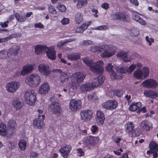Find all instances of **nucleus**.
<instances>
[{
	"mask_svg": "<svg viewBox=\"0 0 158 158\" xmlns=\"http://www.w3.org/2000/svg\"><path fill=\"white\" fill-rule=\"evenodd\" d=\"M39 72L43 76H47L49 75L51 70L49 66L44 64H41L39 65L38 68Z\"/></svg>",
	"mask_w": 158,
	"mask_h": 158,
	"instance_id": "9b49d317",
	"label": "nucleus"
},
{
	"mask_svg": "<svg viewBox=\"0 0 158 158\" xmlns=\"http://www.w3.org/2000/svg\"><path fill=\"white\" fill-rule=\"evenodd\" d=\"M19 145L20 149L22 151H24L25 150L27 147V143L25 140L23 139L20 140Z\"/></svg>",
	"mask_w": 158,
	"mask_h": 158,
	"instance_id": "c9c22d12",
	"label": "nucleus"
},
{
	"mask_svg": "<svg viewBox=\"0 0 158 158\" xmlns=\"http://www.w3.org/2000/svg\"><path fill=\"white\" fill-rule=\"evenodd\" d=\"M84 31V30L81 28V26L77 28L76 30V32L78 33H82Z\"/></svg>",
	"mask_w": 158,
	"mask_h": 158,
	"instance_id": "338daca9",
	"label": "nucleus"
},
{
	"mask_svg": "<svg viewBox=\"0 0 158 158\" xmlns=\"http://www.w3.org/2000/svg\"><path fill=\"white\" fill-rule=\"evenodd\" d=\"M149 146L151 150V153L152 154L156 151V149L158 147V145L154 141H152L150 143Z\"/></svg>",
	"mask_w": 158,
	"mask_h": 158,
	"instance_id": "f704fd0d",
	"label": "nucleus"
},
{
	"mask_svg": "<svg viewBox=\"0 0 158 158\" xmlns=\"http://www.w3.org/2000/svg\"><path fill=\"white\" fill-rule=\"evenodd\" d=\"M48 47L46 46L37 45L35 48V52L38 54L46 51Z\"/></svg>",
	"mask_w": 158,
	"mask_h": 158,
	"instance_id": "c756f323",
	"label": "nucleus"
},
{
	"mask_svg": "<svg viewBox=\"0 0 158 158\" xmlns=\"http://www.w3.org/2000/svg\"><path fill=\"white\" fill-rule=\"evenodd\" d=\"M118 105V103L115 100H108L102 104L103 108L107 110H113L115 109Z\"/></svg>",
	"mask_w": 158,
	"mask_h": 158,
	"instance_id": "ddd939ff",
	"label": "nucleus"
},
{
	"mask_svg": "<svg viewBox=\"0 0 158 158\" xmlns=\"http://www.w3.org/2000/svg\"><path fill=\"white\" fill-rule=\"evenodd\" d=\"M97 122L99 125H102L105 119V117L103 112L101 110L97 111L96 113Z\"/></svg>",
	"mask_w": 158,
	"mask_h": 158,
	"instance_id": "412c9836",
	"label": "nucleus"
},
{
	"mask_svg": "<svg viewBox=\"0 0 158 158\" xmlns=\"http://www.w3.org/2000/svg\"><path fill=\"white\" fill-rule=\"evenodd\" d=\"M20 83L16 81H12L8 83L6 85L8 92L13 93L15 92L20 86Z\"/></svg>",
	"mask_w": 158,
	"mask_h": 158,
	"instance_id": "9d476101",
	"label": "nucleus"
},
{
	"mask_svg": "<svg viewBox=\"0 0 158 158\" xmlns=\"http://www.w3.org/2000/svg\"><path fill=\"white\" fill-rule=\"evenodd\" d=\"M133 19L140 23L141 25L145 26L146 23L145 21L142 19L139 15H134L133 16Z\"/></svg>",
	"mask_w": 158,
	"mask_h": 158,
	"instance_id": "2f4dec72",
	"label": "nucleus"
},
{
	"mask_svg": "<svg viewBox=\"0 0 158 158\" xmlns=\"http://www.w3.org/2000/svg\"><path fill=\"white\" fill-rule=\"evenodd\" d=\"M129 109L130 110L132 111H134L137 110L138 109L135 103H132L129 107Z\"/></svg>",
	"mask_w": 158,
	"mask_h": 158,
	"instance_id": "a18cd8bd",
	"label": "nucleus"
},
{
	"mask_svg": "<svg viewBox=\"0 0 158 158\" xmlns=\"http://www.w3.org/2000/svg\"><path fill=\"white\" fill-rule=\"evenodd\" d=\"M15 17L16 19L20 22H24L26 19V18L22 15H20L18 13L15 14Z\"/></svg>",
	"mask_w": 158,
	"mask_h": 158,
	"instance_id": "a19ab883",
	"label": "nucleus"
},
{
	"mask_svg": "<svg viewBox=\"0 0 158 158\" xmlns=\"http://www.w3.org/2000/svg\"><path fill=\"white\" fill-rule=\"evenodd\" d=\"M77 155L79 156H81L84 155V152L81 148H79L77 150Z\"/></svg>",
	"mask_w": 158,
	"mask_h": 158,
	"instance_id": "864d4df0",
	"label": "nucleus"
},
{
	"mask_svg": "<svg viewBox=\"0 0 158 158\" xmlns=\"http://www.w3.org/2000/svg\"><path fill=\"white\" fill-rule=\"evenodd\" d=\"M103 52L101 56L103 58H109L114 55L116 52L117 48L113 45H102Z\"/></svg>",
	"mask_w": 158,
	"mask_h": 158,
	"instance_id": "20e7f679",
	"label": "nucleus"
},
{
	"mask_svg": "<svg viewBox=\"0 0 158 158\" xmlns=\"http://www.w3.org/2000/svg\"><path fill=\"white\" fill-rule=\"evenodd\" d=\"M91 11L92 12L95 13L94 15L95 17H98V15H97V14L98 13V11L97 10H96L94 8H93L92 10Z\"/></svg>",
	"mask_w": 158,
	"mask_h": 158,
	"instance_id": "774afa93",
	"label": "nucleus"
},
{
	"mask_svg": "<svg viewBox=\"0 0 158 158\" xmlns=\"http://www.w3.org/2000/svg\"><path fill=\"white\" fill-rule=\"evenodd\" d=\"M9 23L8 21L4 22H0V25L2 27H8V23Z\"/></svg>",
	"mask_w": 158,
	"mask_h": 158,
	"instance_id": "6e6d98bb",
	"label": "nucleus"
},
{
	"mask_svg": "<svg viewBox=\"0 0 158 158\" xmlns=\"http://www.w3.org/2000/svg\"><path fill=\"white\" fill-rule=\"evenodd\" d=\"M141 127L145 131L150 130L152 128V124L148 121L144 120L141 123Z\"/></svg>",
	"mask_w": 158,
	"mask_h": 158,
	"instance_id": "5701e85b",
	"label": "nucleus"
},
{
	"mask_svg": "<svg viewBox=\"0 0 158 158\" xmlns=\"http://www.w3.org/2000/svg\"><path fill=\"white\" fill-rule=\"evenodd\" d=\"M71 149L72 147L70 145L65 144L61 147L59 152L64 158H66L69 155Z\"/></svg>",
	"mask_w": 158,
	"mask_h": 158,
	"instance_id": "2eb2a0df",
	"label": "nucleus"
},
{
	"mask_svg": "<svg viewBox=\"0 0 158 158\" xmlns=\"http://www.w3.org/2000/svg\"><path fill=\"white\" fill-rule=\"evenodd\" d=\"M92 132L93 133L95 132L98 130V127L95 125H93L91 128Z\"/></svg>",
	"mask_w": 158,
	"mask_h": 158,
	"instance_id": "e2e57ef3",
	"label": "nucleus"
},
{
	"mask_svg": "<svg viewBox=\"0 0 158 158\" xmlns=\"http://www.w3.org/2000/svg\"><path fill=\"white\" fill-rule=\"evenodd\" d=\"M113 67L111 64H108L105 68L106 70L107 71L111 72L110 76L112 79H118L119 77V75L118 74V72H117V73H115L113 69Z\"/></svg>",
	"mask_w": 158,
	"mask_h": 158,
	"instance_id": "f3484780",
	"label": "nucleus"
},
{
	"mask_svg": "<svg viewBox=\"0 0 158 158\" xmlns=\"http://www.w3.org/2000/svg\"><path fill=\"white\" fill-rule=\"evenodd\" d=\"M134 125L132 122H128L125 126V128L127 132L130 133L133 131Z\"/></svg>",
	"mask_w": 158,
	"mask_h": 158,
	"instance_id": "473e14b6",
	"label": "nucleus"
},
{
	"mask_svg": "<svg viewBox=\"0 0 158 158\" xmlns=\"http://www.w3.org/2000/svg\"><path fill=\"white\" fill-rule=\"evenodd\" d=\"M67 58L70 60L75 61L79 59L80 58V56L79 54L75 53L68 55L67 56Z\"/></svg>",
	"mask_w": 158,
	"mask_h": 158,
	"instance_id": "c85d7f7f",
	"label": "nucleus"
},
{
	"mask_svg": "<svg viewBox=\"0 0 158 158\" xmlns=\"http://www.w3.org/2000/svg\"><path fill=\"white\" fill-rule=\"evenodd\" d=\"M75 2H78L77 4V6L78 8H81L83 5H86V0H74Z\"/></svg>",
	"mask_w": 158,
	"mask_h": 158,
	"instance_id": "ea45409f",
	"label": "nucleus"
},
{
	"mask_svg": "<svg viewBox=\"0 0 158 158\" xmlns=\"http://www.w3.org/2000/svg\"><path fill=\"white\" fill-rule=\"evenodd\" d=\"M60 110V104L56 102H52L48 107V110L50 112L55 114H59Z\"/></svg>",
	"mask_w": 158,
	"mask_h": 158,
	"instance_id": "4468645a",
	"label": "nucleus"
},
{
	"mask_svg": "<svg viewBox=\"0 0 158 158\" xmlns=\"http://www.w3.org/2000/svg\"><path fill=\"white\" fill-rule=\"evenodd\" d=\"M88 97L89 100H94L96 98V95L94 94L91 93L88 95Z\"/></svg>",
	"mask_w": 158,
	"mask_h": 158,
	"instance_id": "09e8293b",
	"label": "nucleus"
},
{
	"mask_svg": "<svg viewBox=\"0 0 158 158\" xmlns=\"http://www.w3.org/2000/svg\"><path fill=\"white\" fill-rule=\"evenodd\" d=\"M120 15L121 19H122L125 20L127 19H128L129 17L128 15L121 12Z\"/></svg>",
	"mask_w": 158,
	"mask_h": 158,
	"instance_id": "3c124183",
	"label": "nucleus"
},
{
	"mask_svg": "<svg viewBox=\"0 0 158 158\" xmlns=\"http://www.w3.org/2000/svg\"><path fill=\"white\" fill-rule=\"evenodd\" d=\"M149 73V69L148 67H144L141 70L138 69L133 73L135 77L137 79H144L148 76Z\"/></svg>",
	"mask_w": 158,
	"mask_h": 158,
	"instance_id": "423d86ee",
	"label": "nucleus"
},
{
	"mask_svg": "<svg viewBox=\"0 0 158 158\" xmlns=\"http://www.w3.org/2000/svg\"><path fill=\"white\" fill-rule=\"evenodd\" d=\"M90 50L94 52H98L101 53L103 51L102 46H92L90 48Z\"/></svg>",
	"mask_w": 158,
	"mask_h": 158,
	"instance_id": "7c9ffc66",
	"label": "nucleus"
},
{
	"mask_svg": "<svg viewBox=\"0 0 158 158\" xmlns=\"http://www.w3.org/2000/svg\"><path fill=\"white\" fill-rule=\"evenodd\" d=\"M145 39L146 41L149 43V44L150 46L151 45L152 43L154 42V40L152 38H149L148 36H146Z\"/></svg>",
	"mask_w": 158,
	"mask_h": 158,
	"instance_id": "8fccbe9b",
	"label": "nucleus"
},
{
	"mask_svg": "<svg viewBox=\"0 0 158 158\" xmlns=\"http://www.w3.org/2000/svg\"><path fill=\"white\" fill-rule=\"evenodd\" d=\"M36 93L33 90H29L26 92L24 95V98L27 103L32 105L36 101Z\"/></svg>",
	"mask_w": 158,
	"mask_h": 158,
	"instance_id": "39448f33",
	"label": "nucleus"
},
{
	"mask_svg": "<svg viewBox=\"0 0 158 158\" xmlns=\"http://www.w3.org/2000/svg\"><path fill=\"white\" fill-rule=\"evenodd\" d=\"M81 119L84 122L89 121L93 117V112L89 110H83L80 113Z\"/></svg>",
	"mask_w": 158,
	"mask_h": 158,
	"instance_id": "1a4fd4ad",
	"label": "nucleus"
},
{
	"mask_svg": "<svg viewBox=\"0 0 158 158\" xmlns=\"http://www.w3.org/2000/svg\"><path fill=\"white\" fill-rule=\"evenodd\" d=\"M120 15L121 19H122L125 20L127 19H128L129 17L128 15L121 12Z\"/></svg>",
	"mask_w": 158,
	"mask_h": 158,
	"instance_id": "603ef678",
	"label": "nucleus"
},
{
	"mask_svg": "<svg viewBox=\"0 0 158 158\" xmlns=\"http://www.w3.org/2000/svg\"><path fill=\"white\" fill-rule=\"evenodd\" d=\"M70 20L69 19L64 18L61 21V23L64 25H65L69 24Z\"/></svg>",
	"mask_w": 158,
	"mask_h": 158,
	"instance_id": "49530a36",
	"label": "nucleus"
},
{
	"mask_svg": "<svg viewBox=\"0 0 158 158\" xmlns=\"http://www.w3.org/2000/svg\"><path fill=\"white\" fill-rule=\"evenodd\" d=\"M13 103V106L17 110L20 109L23 106V104L21 102L18 100H14Z\"/></svg>",
	"mask_w": 158,
	"mask_h": 158,
	"instance_id": "58836bf2",
	"label": "nucleus"
},
{
	"mask_svg": "<svg viewBox=\"0 0 158 158\" xmlns=\"http://www.w3.org/2000/svg\"><path fill=\"white\" fill-rule=\"evenodd\" d=\"M58 8H59V10L61 12H64L66 10V8L65 6L63 5H60L59 6Z\"/></svg>",
	"mask_w": 158,
	"mask_h": 158,
	"instance_id": "13d9d810",
	"label": "nucleus"
},
{
	"mask_svg": "<svg viewBox=\"0 0 158 158\" xmlns=\"http://www.w3.org/2000/svg\"><path fill=\"white\" fill-rule=\"evenodd\" d=\"M81 101L79 99H72L70 101L69 108L72 111H76L81 107Z\"/></svg>",
	"mask_w": 158,
	"mask_h": 158,
	"instance_id": "6e6552de",
	"label": "nucleus"
},
{
	"mask_svg": "<svg viewBox=\"0 0 158 158\" xmlns=\"http://www.w3.org/2000/svg\"><path fill=\"white\" fill-rule=\"evenodd\" d=\"M86 77L85 74L82 72H77L73 74L70 77L71 82L70 87L73 90L77 89L78 84L82 82Z\"/></svg>",
	"mask_w": 158,
	"mask_h": 158,
	"instance_id": "f03ea898",
	"label": "nucleus"
},
{
	"mask_svg": "<svg viewBox=\"0 0 158 158\" xmlns=\"http://www.w3.org/2000/svg\"><path fill=\"white\" fill-rule=\"evenodd\" d=\"M75 38H70L59 42L57 44V46L59 47L63 46L65 44L72 42L76 40Z\"/></svg>",
	"mask_w": 158,
	"mask_h": 158,
	"instance_id": "72a5a7b5",
	"label": "nucleus"
},
{
	"mask_svg": "<svg viewBox=\"0 0 158 158\" xmlns=\"http://www.w3.org/2000/svg\"><path fill=\"white\" fill-rule=\"evenodd\" d=\"M69 77L64 75H61L60 77V82L62 84H64L68 81Z\"/></svg>",
	"mask_w": 158,
	"mask_h": 158,
	"instance_id": "79ce46f5",
	"label": "nucleus"
},
{
	"mask_svg": "<svg viewBox=\"0 0 158 158\" xmlns=\"http://www.w3.org/2000/svg\"><path fill=\"white\" fill-rule=\"evenodd\" d=\"M34 26L36 28H42L44 27V25L40 23H35V24Z\"/></svg>",
	"mask_w": 158,
	"mask_h": 158,
	"instance_id": "bf43d9fd",
	"label": "nucleus"
},
{
	"mask_svg": "<svg viewBox=\"0 0 158 158\" xmlns=\"http://www.w3.org/2000/svg\"><path fill=\"white\" fill-rule=\"evenodd\" d=\"M6 127L4 125L2 122L0 121V134L2 136L6 135Z\"/></svg>",
	"mask_w": 158,
	"mask_h": 158,
	"instance_id": "4c0bfd02",
	"label": "nucleus"
},
{
	"mask_svg": "<svg viewBox=\"0 0 158 158\" xmlns=\"http://www.w3.org/2000/svg\"><path fill=\"white\" fill-rule=\"evenodd\" d=\"M102 7L105 9H107L109 7V5L107 3H104L102 5Z\"/></svg>",
	"mask_w": 158,
	"mask_h": 158,
	"instance_id": "052dcab7",
	"label": "nucleus"
},
{
	"mask_svg": "<svg viewBox=\"0 0 158 158\" xmlns=\"http://www.w3.org/2000/svg\"><path fill=\"white\" fill-rule=\"evenodd\" d=\"M89 26V24L88 23H84L81 26V28L84 30V31Z\"/></svg>",
	"mask_w": 158,
	"mask_h": 158,
	"instance_id": "69168bd1",
	"label": "nucleus"
},
{
	"mask_svg": "<svg viewBox=\"0 0 158 158\" xmlns=\"http://www.w3.org/2000/svg\"><path fill=\"white\" fill-rule=\"evenodd\" d=\"M141 85L144 87L149 88H155L157 86V83L154 80L148 79L143 81Z\"/></svg>",
	"mask_w": 158,
	"mask_h": 158,
	"instance_id": "dca6fc26",
	"label": "nucleus"
},
{
	"mask_svg": "<svg viewBox=\"0 0 158 158\" xmlns=\"http://www.w3.org/2000/svg\"><path fill=\"white\" fill-rule=\"evenodd\" d=\"M46 53L48 58L54 60L56 58V52L53 47L48 48L46 51Z\"/></svg>",
	"mask_w": 158,
	"mask_h": 158,
	"instance_id": "aec40b11",
	"label": "nucleus"
},
{
	"mask_svg": "<svg viewBox=\"0 0 158 158\" xmlns=\"http://www.w3.org/2000/svg\"><path fill=\"white\" fill-rule=\"evenodd\" d=\"M107 29V26L106 25H102L94 29L98 30H105Z\"/></svg>",
	"mask_w": 158,
	"mask_h": 158,
	"instance_id": "de8ad7c7",
	"label": "nucleus"
},
{
	"mask_svg": "<svg viewBox=\"0 0 158 158\" xmlns=\"http://www.w3.org/2000/svg\"><path fill=\"white\" fill-rule=\"evenodd\" d=\"M49 12L52 14L55 15L56 14V11L54 6L51 5H50L48 7Z\"/></svg>",
	"mask_w": 158,
	"mask_h": 158,
	"instance_id": "37998d69",
	"label": "nucleus"
},
{
	"mask_svg": "<svg viewBox=\"0 0 158 158\" xmlns=\"http://www.w3.org/2000/svg\"><path fill=\"white\" fill-rule=\"evenodd\" d=\"M121 12H117L114 15V18L117 19H121Z\"/></svg>",
	"mask_w": 158,
	"mask_h": 158,
	"instance_id": "4d7b16f0",
	"label": "nucleus"
},
{
	"mask_svg": "<svg viewBox=\"0 0 158 158\" xmlns=\"http://www.w3.org/2000/svg\"><path fill=\"white\" fill-rule=\"evenodd\" d=\"M144 94L146 97H149L152 98L154 96H158V91L149 90L145 91Z\"/></svg>",
	"mask_w": 158,
	"mask_h": 158,
	"instance_id": "bb28decb",
	"label": "nucleus"
},
{
	"mask_svg": "<svg viewBox=\"0 0 158 158\" xmlns=\"http://www.w3.org/2000/svg\"><path fill=\"white\" fill-rule=\"evenodd\" d=\"M104 79V77L101 76H99L98 77L94 78L92 82L90 83L92 85L93 88L102 84Z\"/></svg>",
	"mask_w": 158,
	"mask_h": 158,
	"instance_id": "6ab92c4d",
	"label": "nucleus"
},
{
	"mask_svg": "<svg viewBox=\"0 0 158 158\" xmlns=\"http://www.w3.org/2000/svg\"><path fill=\"white\" fill-rule=\"evenodd\" d=\"M130 2L131 3L136 6L139 5V2L137 0H130Z\"/></svg>",
	"mask_w": 158,
	"mask_h": 158,
	"instance_id": "0e129e2a",
	"label": "nucleus"
},
{
	"mask_svg": "<svg viewBox=\"0 0 158 158\" xmlns=\"http://www.w3.org/2000/svg\"><path fill=\"white\" fill-rule=\"evenodd\" d=\"M50 87L48 83L45 82L39 88V93L41 95L47 94L50 90Z\"/></svg>",
	"mask_w": 158,
	"mask_h": 158,
	"instance_id": "a211bd4d",
	"label": "nucleus"
},
{
	"mask_svg": "<svg viewBox=\"0 0 158 158\" xmlns=\"http://www.w3.org/2000/svg\"><path fill=\"white\" fill-rule=\"evenodd\" d=\"M34 127L38 129H41L44 125V122L41 118H37L34 121Z\"/></svg>",
	"mask_w": 158,
	"mask_h": 158,
	"instance_id": "cd10ccee",
	"label": "nucleus"
},
{
	"mask_svg": "<svg viewBox=\"0 0 158 158\" xmlns=\"http://www.w3.org/2000/svg\"><path fill=\"white\" fill-rule=\"evenodd\" d=\"M114 94L118 97H120L123 94V92L119 90H116L115 91Z\"/></svg>",
	"mask_w": 158,
	"mask_h": 158,
	"instance_id": "5fc2aeb1",
	"label": "nucleus"
},
{
	"mask_svg": "<svg viewBox=\"0 0 158 158\" xmlns=\"http://www.w3.org/2000/svg\"><path fill=\"white\" fill-rule=\"evenodd\" d=\"M136 67L135 64H132L128 68L126 67L123 66L120 68L118 67H116L115 68V69L117 72L121 73H124L126 72L130 73L133 71Z\"/></svg>",
	"mask_w": 158,
	"mask_h": 158,
	"instance_id": "f8f14e48",
	"label": "nucleus"
},
{
	"mask_svg": "<svg viewBox=\"0 0 158 158\" xmlns=\"http://www.w3.org/2000/svg\"><path fill=\"white\" fill-rule=\"evenodd\" d=\"M41 78L40 76L36 74H31L25 79V82L31 87H35L41 82Z\"/></svg>",
	"mask_w": 158,
	"mask_h": 158,
	"instance_id": "7ed1b4c3",
	"label": "nucleus"
},
{
	"mask_svg": "<svg viewBox=\"0 0 158 158\" xmlns=\"http://www.w3.org/2000/svg\"><path fill=\"white\" fill-rule=\"evenodd\" d=\"M16 125V123L15 120H10L8 124V127L10 129L8 131L9 133L10 134V131H11V134L15 132V128Z\"/></svg>",
	"mask_w": 158,
	"mask_h": 158,
	"instance_id": "393cba45",
	"label": "nucleus"
},
{
	"mask_svg": "<svg viewBox=\"0 0 158 158\" xmlns=\"http://www.w3.org/2000/svg\"><path fill=\"white\" fill-rule=\"evenodd\" d=\"M83 60L85 63L89 66L90 69L93 72L98 74L102 73L104 69L102 66L104 63L102 61L99 60L94 63L87 58H85Z\"/></svg>",
	"mask_w": 158,
	"mask_h": 158,
	"instance_id": "f257e3e1",
	"label": "nucleus"
},
{
	"mask_svg": "<svg viewBox=\"0 0 158 158\" xmlns=\"http://www.w3.org/2000/svg\"><path fill=\"white\" fill-rule=\"evenodd\" d=\"M93 89L92 85L89 83L82 84L80 87V90L82 92L89 91Z\"/></svg>",
	"mask_w": 158,
	"mask_h": 158,
	"instance_id": "4be33fe9",
	"label": "nucleus"
},
{
	"mask_svg": "<svg viewBox=\"0 0 158 158\" xmlns=\"http://www.w3.org/2000/svg\"><path fill=\"white\" fill-rule=\"evenodd\" d=\"M75 21L78 24L81 23L83 21V16L80 12H78L76 15Z\"/></svg>",
	"mask_w": 158,
	"mask_h": 158,
	"instance_id": "e433bc0d",
	"label": "nucleus"
},
{
	"mask_svg": "<svg viewBox=\"0 0 158 158\" xmlns=\"http://www.w3.org/2000/svg\"><path fill=\"white\" fill-rule=\"evenodd\" d=\"M19 49V48L17 47L10 48L7 53L8 56L12 58L14 56H15L17 54Z\"/></svg>",
	"mask_w": 158,
	"mask_h": 158,
	"instance_id": "a878e982",
	"label": "nucleus"
},
{
	"mask_svg": "<svg viewBox=\"0 0 158 158\" xmlns=\"http://www.w3.org/2000/svg\"><path fill=\"white\" fill-rule=\"evenodd\" d=\"M34 69L33 66L31 65H26L23 67V69L21 72V74L24 75L31 73Z\"/></svg>",
	"mask_w": 158,
	"mask_h": 158,
	"instance_id": "b1692460",
	"label": "nucleus"
},
{
	"mask_svg": "<svg viewBox=\"0 0 158 158\" xmlns=\"http://www.w3.org/2000/svg\"><path fill=\"white\" fill-rule=\"evenodd\" d=\"M10 37H7L5 38H0V43L6 41L10 40Z\"/></svg>",
	"mask_w": 158,
	"mask_h": 158,
	"instance_id": "680f3d73",
	"label": "nucleus"
},
{
	"mask_svg": "<svg viewBox=\"0 0 158 158\" xmlns=\"http://www.w3.org/2000/svg\"><path fill=\"white\" fill-rule=\"evenodd\" d=\"M93 42L89 40H86L83 41L82 42V44L83 45L87 46L93 44Z\"/></svg>",
	"mask_w": 158,
	"mask_h": 158,
	"instance_id": "c03bdc74",
	"label": "nucleus"
},
{
	"mask_svg": "<svg viewBox=\"0 0 158 158\" xmlns=\"http://www.w3.org/2000/svg\"><path fill=\"white\" fill-rule=\"evenodd\" d=\"M138 54L135 53L132 54H127L126 52H119L117 54V56L122 59L125 62H127L130 61L133 58V56H137Z\"/></svg>",
	"mask_w": 158,
	"mask_h": 158,
	"instance_id": "0eeeda50",
	"label": "nucleus"
}]
</instances>
